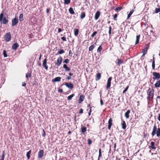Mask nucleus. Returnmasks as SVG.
Wrapping results in <instances>:
<instances>
[{"instance_id": "473e14b6", "label": "nucleus", "mask_w": 160, "mask_h": 160, "mask_svg": "<svg viewBox=\"0 0 160 160\" xmlns=\"http://www.w3.org/2000/svg\"><path fill=\"white\" fill-rule=\"evenodd\" d=\"M95 47V45L94 44L92 45L89 47L88 50L89 51H92Z\"/></svg>"}, {"instance_id": "c756f323", "label": "nucleus", "mask_w": 160, "mask_h": 160, "mask_svg": "<svg viewBox=\"0 0 160 160\" xmlns=\"http://www.w3.org/2000/svg\"><path fill=\"white\" fill-rule=\"evenodd\" d=\"M74 34L75 36H77L78 34L79 30L78 29L74 28Z\"/></svg>"}, {"instance_id": "3c124183", "label": "nucleus", "mask_w": 160, "mask_h": 160, "mask_svg": "<svg viewBox=\"0 0 160 160\" xmlns=\"http://www.w3.org/2000/svg\"><path fill=\"white\" fill-rule=\"evenodd\" d=\"M61 39L63 41H67L65 37H63L61 38Z\"/></svg>"}, {"instance_id": "4d7b16f0", "label": "nucleus", "mask_w": 160, "mask_h": 160, "mask_svg": "<svg viewBox=\"0 0 160 160\" xmlns=\"http://www.w3.org/2000/svg\"><path fill=\"white\" fill-rule=\"evenodd\" d=\"M69 55L70 56H72V52L71 51V50H70L69 51Z\"/></svg>"}, {"instance_id": "a18cd8bd", "label": "nucleus", "mask_w": 160, "mask_h": 160, "mask_svg": "<svg viewBox=\"0 0 160 160\" xmlns=\"http://www.w3.org/2000/svg\"><path fill=\"white\" fill-rule=\"evenodd\" d=\"M87 141L89 145H90L92 142V140L89 138L88 139Z\"/></svg>"}, {"instance_id": "4c0bfd02", "label": "nucleus", "mask_w": 160, "mask_h": 160, "mask_svg": "<svg viewBox=\"0 0 160 160\" xmlns=\"http://www.w3.org/2000/svg\"><path fill=\"white\" fill-rule=\"evenodd\" d=\"M31 73L28 72L27 74H26V77L27 78V79L28 80V77H30L31 76Z\"/></svg>"}, {"instance_id": "bf43d9fd", "label": "nucleus", "mask_w": 160, "mask_h": 160, "mask_svg": "<svg viewBox=\"0 0 160 160\" xmlns=\"http://www.w3.org/2000/svg\"><path fill=\"white\" fill-rule=\"evenodd\" d=\"M91 109H92V107H91V108H90V110L89 112L88 113V115H89V116L91 114V111H92Z\"/></svg>"}, {"instance_id": "bb28decb", "label": "nucleus", "mask_w": 160, "mask_h": 160, "mask_svg": "<svg viewBox=\"0 0 160 160\" xmlns=\"http://www.w3.org/2000/svg\"><path fill=\"white\" fill-rule=\"evenodd\" d=\"M102 50V45H101L97 49V52L98 53H101V51Z\"/></svg>"}, {"instance_id": "cd10ccee", "label": "nucleus", "mask_w": 160, "mask_h": 160, "mask_svg": "<svg viewBox=\"0 0 160 160\" xmlns=\"http://www.w3.org/2000/svg\"><path fill=\"white\" fill-rule=\"evenodd\" d=\"M134 12V10L133 9L132 10H131L129 13L127 17V19H128L132 15V14L133 13V12Z\"/></svg>"}, {"instance_id": "052dcab7", "label": "nucleus", "mask_w": 160, "mask_h": 160, "mask_svg": "<svg viewBox=\"0 0 160 160\" xmlns=\"http://www.w3.org/2000/svg\"><path fill=\"white\" fill-rule=\"evenodd\" d=\"M62 31V30L61 28H59L58 29V33H60V32H61V31Z\"/></svg>"}, {"instance_id": "f257e3e1", "label": "nucleus", "mask_w": 160, "mask_h": 160, "mask_svg": "<svg viewBox=\"0 0 160 160\" xmlns=\"http://www.w3.org/2000/svg\"><path fill=\"white\" fill-rule=\"evenodd\" d=\"M156 134L157 137H160V128H157V126L155 125L153 126L151 134L153 137Z\"/></svg>"}, {"instance_id": "a19ab883", "label": "nucleus", "mask_w": 160, "mask_h": 160, "mask_svg": "<svg viewBox=\"0 0 160 160\" xmlns=\"http://www.w3.org/2000/svg\"><path fill=\"white\" fill-rule=\"evenodd\" d=\"M152 69H154L155 68V60H153L152 63Z\"/></svg>"}, {"instance_id": "2eb2a0df", "label": "nucleus", "mask_w": 160, "mask_h": 160, "mask_svg": "<svg viewBox=\"0 0 160 160\" xmlns=\"http://www.w3.org/2000/svg\"><path fill=\"white\" fill-rule=\"evenodd\" d=\"M85 98V96L84 95H81L80 96L79 98V103H81L82 101H83L84 98Z\"/></svg>"}, {"instance_id": "680f3d73", "label": "nucleus", "mask_w": 160, "mask_h": 160, "mask_svg": "<svg viewBox=\"0 0 160 160\" xmlns=\"http://www.w3.org/2000/svg\"><path fill=\"white\" fill-rule=\"evenodd\" d=\"M67 78L68 80H69L71 79V77H70V76H68L67 77Z\"/></svg>"}, {"instance_id": "0e129e2a", "label": "nucleus", "mask_w": 160, "mask_h": 160, "mask_svg": "<svg viewBox=\"0 0 160 160\" xmlns=\"http://www.w3.org/2000/svg\"><path fill=\"white\" fill-rule=\"evenodd\" d=\"M50 11V9L49 8H47L46 10V12L47 13H48Z\"/></svg>"}, {"instance_id": "dca6fc26", "label": "nucleus", "mask_w": 160, "mask_h": 160, "mask_svg": "<svg viewBox=\"0 0 160 160\" xmlns=\"http://www.w3.org/2000/svg\"><path fill=\"white\" fill-rule=\"evenodd\" d=\"M148 48V47L147 46V47L144 48L142 50V52H143L142 56H144L146 54L147 50Z\"/></svg>"}, {"instance_id": "412c9836", "label": "nucleus", "mask_w": 160, "mask_h": 160, "mask_svg": "<svg viewBox=\"0 0 160 160\" xmlns=\"http://www.w3.org/2000/svg\"><path fill=\"white\" fill-rule=\"evenodd\" d=\"M101 74L100 73H97L96 75V80H99L101 78Z\"/></svg>"}, {"instance_id": "49530a36", "label": "nucleus", "mask_w": 160, "mask_h": 160, "mask_svg": "<svg viewBox=\"0 0 160 160\" xmlns=\"http://www.w3.org/2000/svg\"><path fill=\"white\" fill-rule=\"evenodd\" d=\"M97 33V32L96 31H94L91 35V37L93 38L94 37L96 34Z\"/></svg>"}, {"instance_id": "7c9ffc66", "label": "nucleus", "mask_w": 160, "mask_h": 160, "mask_svg": "<svg viewBox=\"0 0 160 160\" xmlns=\"http://www.w3.org/2000/svg\"><path fill=\"white\" fill-rule=\"evenodd\" d=\"M140 35H137L136 36V40L135 42L136 44H137L139 43V39L140 38Z\"/></svg>"}, {"instance_id": "864d4df0", "label": "nucleus", "mask_w": 160, "mask_h": 160, "mask_svg": "<svg viewBox=\"0 0 160 160\" xmlns=\"http://www.w3.org/2000/svg\"><path fill=\"white\" fill-rule=\"evenodd\" d=\"M117 16H118V15L116 14H115L114 15V16H113V18H114V20H116V18H117Z\"/></svg>"}, {"instance_id": "0eeeda50", "label": "nucleus", "mask_w": 160, "mask_h": 160, "mask_svg": "<svg viewBox=\"0 0 160 160\" xmlns=\"http://www.w3.org/2000/svg\"><path fill=\"white\" fill-rule=\"evenodd\" d=\"M112 79V77H110L108 80L107 85L106 86V88L107 90H108L109 88H110V87Z\"/></svg>"}, {"instance_id": "e2e57ef3", "label": "nucleus", "mask_w": 160, "mask_h": 160, "mask_svg": "<svg viewBox=\"0 0 160 160\" xmlns=\"http://www.w3.org/2000/svg\"><path fill=\"white\" fill-rule=\"evenodd\" d=\"M158 119L160 122V113L158 114Z\"/></svg>"}, {"instance_id": "e433bc0d", "label": "nucleus", "mask_w": 160, "mask_h": 160, "mask_svg": "<svg viewBox=\"0 0 160 160\" xmlns=\"http://www.w3.org/2000/svg\"><path fill=\"white\" fill-rule=\"evenodd\" d=\"M64 53V51L63 49H59L58 52V54H61Z\"/></svg>"}, {"instance_id": "39448f33", "label": "nucleus", "mask_w": 160, "mask_h": 160, "mask_svg": "<svg viewBox=\"0 0 160 160\" xmlns=\"http://www.w3.org/2000/svg\"><path fill=\"white\" fill-rule=\"evenodd\" d=\"M18 22V18L15 17L12 20V26H14L16 25Z\"/></svg>"}, {"instance_id": "37998d69", "label": "nucleus", "mask_w": 160, "mask_h": 160, "mask_svg": "<svg viewBox=\"0 0 160 160\" xmlns=\"http://www.w3.org/2000/svg\"><path fill=\"white\" fill-rule=\"evenodd\" d=\"M122 7H119L117 8L115 10L116 12H118V11H120L122 9Z\"/></svg>"}, {"instance_id": "c9c22d12", "label": "nucleus", "mask_w": 160, "mask_h": 160, "mask_svg": "<svg viewBox=\"0 0 160 160\" xmlns=\"http://www.w3.org/2000/svg\"><path fill=\"white\" fill-rule=\"evenodd\" d=\"M19 19L21 21H22L23 20V14L22 13L20 14L19 17Z\"/></svg>"}, {"instance_id": "20e7f679", "label": "nucleus", "mask_w": 160, "mask_h": 160, "mask_svg": "<svg viewBox=\"0 0 160 160\" xmlns=\"http://www.w3.org/2000/svg\"><path fill=\"white\" fill-rule=\"evenodd\" d=\"M11 33L10 32L6 33L4 37L5 40L7 42L10 41L11 39Z\"/></svg>"}, {"instance_id": "603ef678", "label": "nucleus", "mask_w": 160, "mask_h": 160, "mask_svg": "<svg viewBox=\"0 0 160 160\" xmlns=\"http://www.w3.org/2000/svg\"><path fill=\"white\" fill-rule=\"evenodd\" d=\"M5 157V155H2L1 156V158L0 159V160H4Z\"/></svg>"}, {"instance_id": "ea45409f", "label": "nucleus", "mask_w": 160, "mask_h": 160, "mask_svg": "<svg viewBox=\"0 0 160 160\" xmlns=\"http://www.w3.org/2000/svg\"><path fill=\"white\" fill-rule=\"evenodd\" d=\"M70 2V0H64V3L66 4H68Z\"/></svg>"}, {"instance_id": "de8ad7c7", "label": "nucleus", "mask_w": 160, "mask_h": 160, "mask_svg": "<svg viewBox=\"0 0 160 160\" xmlns=\"http://www.w3.org/2000/svg\"><path fill=\"white\" fill-rule=\"evenodd\" d=\"M129 88V86H128L123 91V93H125L128 90V89Z\"/></svg>"}, {"instance_id": "c85d7f7f", "label": "nucleus", "mask_w": 160, "mask_h": 160, "mask_svg": "<svg viewBox=\"0 0 160 160\" xmlns=\"http://www.w3.org/2000/svg\"><path fill=\"white\" fill-rule=\"evenodd\" d=\"M85 16H86V13H85V12H82L81 13V15L80 16V18L81 19H82L85 17Z\"/></svg>"}, {"instance_id": "ddd939ff", "label": "nucleus", "mask_w": 160, "mask_h": 160, "mask_svg": "<svg viewBox=\"0 0 160 160\" xmlns=\"http://www.w3.org/2000/svg\"><path fill=\"white\" fill-rule=\"evenodd\" d=\"M117 60V62L116 63L118 66H120L121 64L124 63V61L123 60L121 59L118 58Z\"/></svg>"}, {"instance_id": "72a5a7b5", "label": "nucleus", "mask_w": 160, "mask_h": 160, "mask_svg": "<svg viewBox=\"0 0 160 160\" xmlns=\"http://www.w3.org/2000/svg\"><path fill=\"white\" fill-rule=\"evenodd\" d=\"M102 157L101 150V149L99 150V156L98 160H100V158Z\"/></svg>"}, {"instance_id": "4468645a", "label": "nucleus", "mask_w": 160, "mask_h": 160, "mask_svg": "<svg viewBox=\"0 0 160 160\" xmlns=\"http://www.w3.org/2000/svg\"><path fill=\"white\" fill-rule=\"evenodd\" d=\"M100 12L99 11H98L96 12L95 14L94 17V18L95 20H97V19H98L99 17L100 16Z\"/></svg>"}, {"instance_id": "aec40b11", "label": "nucleus", "mask_w": 160, "mask_h": 160, "mask_svg": "<svg viewBox=\"0 0 160 160\" xmlns=\"http://www.w3.org/2000/svg\"><path fill=\"white\" fill-rule=\"evenodd\" d=\"M61 78L60 77H57L54 79L52 80V82H59L61 81Z\"/></svg>"}, {"instance_id": "9d476101", "label": "nucleus", "mask_w": 160, "mask_h": 160, "mask_svg": "<svg viewBox=\"0 0 160 160\" xmlns=\"http://www.w3.org/2000/svg\"><path fill=\"white\" fill-rule=\"evenodd\" d=\"M62 61V58L61 57H59L57 59V62L55 63V64L57 66H59L61 64Z\"/></svg>"}, {"instance_id": "8fccbe9b", "label": "nucleus", "mask_w": 160, "mask_h": 160, "mask_svg": "<svg viewBox=\"0 0 160 160\" xmlns=\"http://www.w3.org/2000/svg\"><path fill=\"white\" fill-rule=\"evenodd\" d=\"M69 62V60L68 59H66L63 62L67 64Z\"/></svg>"}, {"instance_id": "9b49d317", "label": "nucleus", "mask_w": 160, "mask_h": 160, "mask_svg": "<svg viewBox=\"0 0 160 160\" xmlns=\"http://www.w3.org/2000/svg\"><path fill=\"white\" fill-rule=\"evenodd\" d=\"M44 152L42 150H40L38 152V158H41L43 156Z\"/></svg>"}, {"instance_id": "79ce46f5", "label": "nucleus", "mask_w": 160, "mask_h": 160, "mask_svg": "<svg viewBox=\"0 0 160 160\" xmlns=\"http://www.w3.org/2000/svg\"><path fill=\"white\" fill-rule=\"evenodd\" d=\"M3 55L4 57L5 58L7 57L8 56V55L7 54V52L6 50H3Z\"/></svg>"}, {"instance_id": "c03bdc74", "label": "nucleus", "mask_w": 160, "mask_h": 160, "mask_svg": "<svg viewBox=\"0 0 160 160\" xmlns=\"http://www.w3.org/2000/svg\"><path fill=\"white\" fill-rule=\"evenodd\" d=\"M109 30L108 32H109V36L110 37V36L111 35V30H112V27L111 26H110L109 27Z\"/></svg>"}, {"instance_id": "338daca9", "label": "nucleus", "mask_w": 160, "mask_h": 160, "mask_svg": "<svg viewBox=\"0 0 160 160\" xmlns=\"http://www.w3.org/2000/svg\"><path fill=\"white\" fill-rule=\"evenodd\" d=\"M5 150H4L2 152V155H5Z\"/></svg>"}, {"instance_id": "f3484780", "label": "nucleus", "mask_w": 160, "mask_h": 160, "mask_svg": "<svg viewBox=\"0 0 160 160\" xmlns=\"http://www.w3.org/2000/svg\"><path fill=\"white\" fill-rule=\"evenodd\" d=\"M122 128V129H125L126 128V125L125 122L124 120H122L121 123Z\"/></svg>"}, {"instance_id": "774afa93", "label": "nucleus", "mask_w": 160, "mask_h": 160, "mask_svg": "<svg viewBox=\"0 0 160 160\" xmlns=\"http://www.w3.org/2000/svg\"><path fill=\"white\" fill-rule=\"evenodd\" d=\"M69 75L70 76H72L73 75V73H71V72H70L69 73Z\"/></svg>"}, {"instance_id": "6e6552de", "label": "nucleus", "mask_w": 160, "mask_h": 160, "mask_svg": "<svg viewBox=\"0 0 160 160\" xmlns=\"http://www.w3.org/2000/svg\"><path fill=\"white\" fill-rule=\"evenodd\" d=\"M42 66L46 70H48V67L47 65V58H45L44 59L42 62Z\"/></svg>"}, {"instance_id": "f8f14e48", "label": "nucleus", "mask_w": 160, "mask_h": 160, "mask_svg": "<svg viewBox=\"0 0 160 160\" xmlns=\"http://www.w3.org/2000/svg\"><path fill=\"white\" fill-rule=\"evenodd\" d=\"M65 85L68 88H69L70 89H72L73 88V85L72 84L70 83H67L66 82L65 84Z\"/></svg>"}, {"instance_id": "6ab92c4d", "label": "nucleus", "mask_w": 160, "mask_h": 160, "mask_svg": "<svg viewBox=\"0 0 160 160\" xmlns=\"http://www.w3.org/2000/svg\"><path fill=\"white\" fill-rule=\"evenodd\" d=\"M130 112V110H128L127 111L125 112V116L127 119H128L129 117V114Z\"/></svg>"}, {"instance_id": "f704fd0d", "label": "nucleus", "mask_w": 160, "mask_h": 160, "mask_svg": "<svg viewBox=\"0 0 160 160\" xmlns=\"http://www.w3.org/2000/svg\"><path fill=\"white\" fill-rule=\"evenodd\" d=\"M31 150H30L28 152H27V158L28 159H29L30 158V154L31 153Z\"/></svg>"}, {"instance_id": "4be33fe9", "label": "nucleus", "mask_w": 160, "mask_h": 160, "mask_svg": "<svg viewBox=\"0 0 160 160\" xmlns=\"http://www.w3.org/2000/svg\"><path fill=\"white\" fill-rule=\"evenodd\" d=\"M157 7L158 8H156L155 9V12L156 13H158L160 12V6L158 4L157 5Z\"/></svg>"}, {"instance_id": "a211bd4d", "label": "nucleus", "mask_w": 160, "mask_h": 160, "mask_svg": "<svg viewBox=\"0 0 160 160\" xmlns=\"http://www.w3.org/2000/svg\"><path fill=\"white\" fill-rule=\"evenodd\" d=\"M19 45L18 44V43H16L12 45V48L13 49L16 50L19 47Z\"/></svg>"}, {"instance_id": "1a4fd4ad", "label": "nucleus", "mask_w": 160, "mask_h": 160, "mask_svg": "<svg viewBox=\"0 0 160 160\" xmlns=\"http://www.w3.org/2000/svg\"><path fill=\"white\" fill-rule=\"evenodd\" d=\"M112 118H110L108 122V129L109 130H110L112 126Z\"/></svg>"}, {"instance_id": "6e6d98bb", "label": "nucleus", "mask_w": 160, "mask_h": 160, "mask_svg": "<svg viewBox=\"0 0 160 160\" xmlns=\"http://www.w3.org/2000/svg\"><path fill=\"white\" fill-rule=\"evenodd\" d=\"M26 83L25 82H23L22 83V86L23 87H25L26 86Z\"/></svg>"}, {"instance_id": "13d9d810", "label": "nucleus", "mask_w": 160, "mask_h": 160, "mask_svg": "<svg viewBox=\"0 0 160 160\" xmlns=\"http://www.w3.org/2000/svg\"><path fill=\"white\" fill-rule=\"evenodd\" d=\"M58 91L59 92H63L62 90L61 89H59L58 90Z\"/></svg>"}, {"instance_id": "5701e85b", "label": "nucleus", "mask_w": 160, "mask_h": 160, "mask_svg": "<svg viewBox=\"0 0 160 160\" xmlns=\"http://www.w3.org/2000/svg\"><path fill=\"white\" fill-rule=\"evenodd\" d=\"M155 143L153 142H151V146L150 147L152 149H156V147L154 146Z\"/></svg>"}, {"instance_id": "f03ea898", "label": "nucleus", "mask_w": 160, "mask_h": 160, "mask_svg": "<svg viewBox=\"0 0 160 160\" xmlns=\"http://www.w3.org/2000/svg\"><path fill=\"white\" fill-rule=\"evenodd\" d=\"M148 97L147 98L148 100L149 101H151L152 100L154 94V90L153 88L151 89L149 88L147 92Z\"/></svg>"}, {"instance_id": "423d86ee", "label": "nucleus", "mask_w": 160, "mask_h": 160, "mask_svg": "<svg viewBox=\"0 0 160 160\" xmlns=\"http://www.w3.org/2000/svg\"><path fill=\"white\" fill-rule=\"evenodd\" d=\"M152 75L153 76H154V77L153 78V79L154 80H158L160 78V74L159 73L155 72H153Z\"/></svg>"}, {"instance_id": "7ed1b4c3", "label": "nucleus", "mask_w": 160, "mask_h": 160, "mask_svg": "<svg viewBox=\"0 0 160 160\" xmlns=\"http://www.w3.org/2000/svg\"><path fill=\"white\" fill-rule=\"evenodd\" d=\"M0 22L4 24H7L8 22V16L4 17V13L3 12L0 14Z\"/></svg>"}, {"instance_id": "58836bf2", "label": "nucleus", "mask_w": 160, "mask_h": 160, "mask_svg": "<svg viewBox=\"0 0 160 160\" xmlns=\"http://www.w3.org/2000/svg\"><path fill=\"white\" fill-rule=\"evenodd\" d=\"M74 96V94H72V95L68 96V100L69 101L71 100L72 98Z\"/></svg>"}, {"instance_id": "5fc2aeb1", "label": "nucleus", "mask_w": 160, "mask_h": 160, "mask_svg": "<svg viewBox=\"0 0 160 160\" xmlns=\"http://www.w3.org/2000/svg\"><path fill=\"white\" fill-rule=\"evenodd\" d=\"M83 113V109L82 108L80 109L79 112V113L80 114H82Z\"/></svg>"}, {"instance_id": "09e8293b", "label": "nucleus", "mask_w": 160, "mask_h": 160, "mask_svg": "<svg viewBox=\"0 0 160 160\" xmlns=\"http://www.w3.org/2000/svg\"><path fill=\"white\" fill-rule=\"evenodd\" d=\"M42 136L44 137H45L46 136L45 132L43 129V133L42 134Z\"/></svg>"}, {"instance_id": "a878e982", "label": "nucleus", "mask_w": 160, "mask_h": 160, "mask_svg": "<svg viewBox=\"0 0 160 160\" xmlns=\"http://www.w3.org/2000/svg\"><path fill=\"white\" fill-rule=\"evenodd\" d=\"M155 86L156 88H158L160 86V80L157 81L155 84Z\"/></svg>"}, {"instance_id": "69168bd1", "label": "nucleus", "mask_w": 160, "mask_h": 160, "mask_svg": "<svg viewBox=\"0 0 160 160\" xmlns=\"http://www.w3.org/2000/svg\"><path fill=\"white\" fill-rule=\"evenodd\" d=\"M100 103L102 105L103 104V102L102 99L100 100Z\"/></svg>"}, {"instance_id": "2f4dec72", "label": "nucleus", "mask_w": 160, "mask_h": 160, "mask_svg": "<svg viewBox=\"0 0 160 160\" xmlns=\"http://www.w3.org/2000/svg\"><path fill=\"white\" fill-rule=\"evenodd\" d=\"M68 11L69 13L72 14H74L75 13V12L74 11L72 8L70 7L69 8Z\"/></svg>"}, {"instance_id": "393cba45", "label": "nucleus", "mask_w": 160, "mask_h": 160, "mask_svg": "<svg viewBox=\"0 0 160 160\" xmlns=\"http://www.w3.org/2000/svg\"><path fill=\"white\" fill-rule=\"evenodd\" d=\"M63 68L65 69L66 71H70V68L68 67L67 65L66 64H64L63 65Z\"/></svg>"}, {"instance_id": "b1692460", "label": "nucleus", "mask_w": 160, "mask_h": 160, "mask_svg": "<svg viewBox=\"0 0 160 160\" xmlns=\"http://www.w3.org/2000/svg\"><path fill=\"white\" fill-rule=\"evenodd\" d=\"M81 133L83 134H84L85 132L87 131V128L86 127H82L81 128Z\"/></svg>"}]
</instances>
